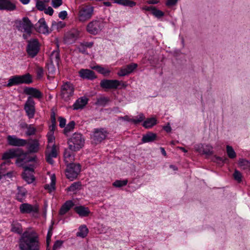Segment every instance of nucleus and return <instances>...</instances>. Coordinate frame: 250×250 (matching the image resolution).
Returning a JSON list of instances; mask_svg holds the SVG:
<instances>
[{
  "instance_id": "37998d69",
  "label": "nucleus",
  "mask_w": 250,
  "mask_h": 250,
  "mask_svg": "<svg viewBox=\"0 0 250 250\" xmlns=\"http://www.w3.org/2000/svg\"><path fill=\"white\" fill-rule=\"evenodd\" d=\"M24 127L27 128V131L26 132V134L27 136H31L35 134L36 132V129L32 125H28L25 124L24 125Z\"/></svg>"
},
{
  "instance_id": "c9c22d12",
  "label": "nucleus",
  "mask_w": 250,
  "mask_h": 250,
  "mask_svg": "<svg viewBox=\"0 0 250 250\" xmlns=\"http://www.w3.org/2000/svg\"><path fill=\"white\" fill-rule=\"evenodd\" d=\"M197 151L203 154L207 155H211L213 154L212 148L208 146H206V147H202L201 148L197 149Z\"/></svg>"
},
{
  "instance_id": "a211bd4d",
  "label": "nucleus",
  "mask_w": 250,
  "mask_h": 250,
  "mask_svg": "<svg viewBox=\"0 0 250 250\" xmlns=\"http://www.w3.org/2000/svg\"><path fill=\"white\" fill-rule=\"evenodd\" d=\"M78 73L79 76L83 79L92 81L97 78L95 72L89 69H81Z\"/></svg>"
},
{
  "instance_id": "2f4dec72",
  "label": "nucleus",
  "mask_w": 250,
  "mask_h": 250,
  "mask_svg": "<svg viewBox=\"0 0 250 250\" xmlns=\"http://www.w3.org/2000/svg\"><path fill=\"white\" fill-rule=\"evenodd\" d=\"M157 124V120L155 117L147 118L144 121L142 125L145 128L148 129L152 128Z\"/></svg>"
},
{
  "instance_id": "79ce46f5",
  "label": "nucleus",
  "mask_w": 250,
  "mask_h": 250,
  "mask_svg": "<svg viewBox=\"0 0 250 250\" xmlns=\"http://www.w3.org/2000/svg\"><path fill=\"white\" fill-rule=\"evenodd\" d=\"M82 187L81 182H76L72 183L68 188L67 190L69 191L74 192L76 190L80 189Z\"/></svg>"
},
{
  "instance_id": "20e7f679",
  "label": "nucleus",
  "mask_w": 250,
  "mask_h": 250,
  "mask_svg": "<svg viewBox=\"0 0 250 250\" xmlns=\"http://www.w3.org/2000/svg\"><path fill=\"white\" fill-rule=\"evenodd\" d=\"M68 147L73 151L79 150L84 145V139L80 133H75L68 140Z\"/></svg>"
},
{
  "instance_id": "4d7b16f0",
  "label": "nucleus",
  "mask_w": 250,
  "mask_h": 250,
  "mask_svg": "<svg viewBox=\"0 0 250 250\" xmlns=\"http://www.w3.org/2000/svg\"><path fill=\"white\" fill-rule=\"evenodd\" d=\"M177 1L178 0H167L166 4L167 6H172L175 5Z\"/></svg>"
},
{
  "instance_id": "1a4fd4ad",
  "label": "nucleus",
  "mask_w": 250,
  "mask_h": 250,
  "mask_svg": "<svg viewBox=\"0 0 250 250\" xmlns=\"http://www.w3.org/2000/svg\"><path fill=\"white\" fill-rule=\"evenodd\" d=\"M26 46V52L28 55L33 58L38 54L40 50V45L37 39H31L28 41Z\"/></svg>"
},
{
  "instance_id": "ea45409f",
  "label": "nucleus",
  "mask_w": 250,
  "mask_h": 250,
  "mask_svg": "<svg viewBox=\"0 0 250 250\" xmlns=\"http://www.w3.org/2000/svg\"><path fill=\"white\" fill-rule=\"evenodd\" d=\"M75 123L74 121H70L65 126L63 129V133L65 135H67V134L72 131L74 128Z\"/></svg>"
},
{
  "instance_id": "c03bdc74",
  "label": "nucleus",
  "mask_w": 250,
  "mask_h": 250,
  "mask_svg": "<svg viewBox=\"0 0 250 250\" xmlns=\"http://www.w3.org/2000/svg\"><path fill=\"white\" fill-rule=\"evenodd\" d=\"M127 183V179H124L123 180H117L113 183L112 185L116 188H122L126 186Z\"/></svg>"
},
{
  "instance_id": "4be33fe9",
  "label": "nucleus",
  "mask_w": 250,
  "mask_h": 250,
  "mask_svg": "<svg viewBox=\"0 0 250 250\" xmlns=\"http://www.w3.org/2000/svg\"><path fill=\"white\" fill-rule=\"evenodd\" d=\"M16 9L15 3L10 0H0V10L9 11H14Z\"/></svg>"
},
{
  "instance_id": "09e8293b",
  "label": "nucleus",
  "mask_w": 250,
  "mask_h": 250,
  "mask_svg": "<svg viewBox=\"0 0 250 250\" xmlns=\"http://www.w3.org/2000/svg\"><path fill=\"white\" fill-rule=\"evenodd\" d=\"M36 7L40 11H43L45 9V4L41 0H37L36 2Z\"/></svg>"
},
{
  "instance_id": "f3484780",
  "label": "nucleus",
  "mask_w": 250,
  "mask_h": 250,
  "mask_svg": "<svg viewBox=\"0 0 250 250\" xmlns=\"http://www.w3.org/2000/svg\"><path fill=\"white\" fill-rule=\"evenodd\" d=\"M18 148H13L9 149L5 151L2 155L1 159L5 161V163H10V159L16 158L19 156Z\"/></svg>"
},
{
  "instance_id": "58836bf2",
  "label": "nucleus",
  "mask_w": 250,
  "mask_h": 250,
  "mask_svg": "<svg viewBox=\"0 0 250 250\" xmlns=\"http://www.w3.org/2000/svg\"><path fill=\"white\" fill-rule=\"evenodd\" d=\"M226 152L229 158L233 159L236 157V154L231 146H227Z\"/></svg>"
},
{
  "instance_id": "c85d7f7f",
  "label": "nucleus",
  "mask_w": 250,
  "mask_h": 250,
  "mask_svg": "<svg viewBox=\"0 0 250 250\" xmlns=\"http://www.w3.org/2000/svg\"><path fill=\"white\" fill-rule=\"evenodd\" d=\"M45 156L46 162L49 164H53L54 161L52 158L57 157V150L55 145L52 146L51 152L48 154H46Z\"/></svg>"
},
{
  "instance_id": "7c9ffc66",
  "label": "nucleus",
  "mask_w": 250,
  "mask_h": 250,
  "mask_svg": "<svg viewBox=\"0 0 250 250\" xmlns=\"http://www.w3.org/2000/svg\"><path fill=\"white\" fill-rule=\"evenodd\" d=\"M40 144L37 139H34L29 143L28 150L30 153H36L39 151Z\"/></svg>"
},
{
  "instance_id": "6ab92c4d",
  "label": "nucleus",
  "mask_w": 250,
  "mask_h": 250,
  "mask_svg": "<svg viewBox=\"0 0 250 250\" xmlns=\"http://www.w3.org/2000/svg\"><path fill=\"white\" fill-rule=\"evenodd\" d=\"M93 13V7H87L83 8L79 11V20L81 21H84L89 19Z\"/></svg>"
},
{
  "instance_id": "864d4df0",
  "label": "nucleus",
  "mask_w": 250,
  "mask_h": 250,
  "mask_svg": "<svg viewBox=\"0 0 250 250\" xmlns=\"http://www.w3.org/2000/svg\"><path fill=\"white\" fill-rule=\"evenodd\" d=\"M215 159L217 162L221 163L224 164L229 162V159L226 157H221L219 156H215Z\"/></svg>"
},
{
  "instance_id": "bf43d9fd",
  "label": "nucleus",
  "mask_w": 250,
  "mask_h": 250,
  "mask_svg": "<svg viewBox=\"0 0 250 250\" xmlns=\"http://www.w3.org/2000/svg\"><path fill=\"white\" fill-rule=\"evenodd\" d=\"M44 13L46 14H48L50 16H52L54 13V10L51 7H48L47 8L44 9Z\"/></svg>"
},
{
  "instance_id": "0e129e2a",
  "label": "nucleus",
  "mask_w": 250,
  "mask_h": 250,
  "mask_svg": "<svg viewBox=\"0 0 250 250\" xmlns=\"http://www.w3.org/2000/svg\"><path fill=\"white\" fill-rule=\"evenodd\" d=\"M22 167L24 169V172H26L27 171H29L31 172H33L34 171V168L33 167L31 166H23Z\"/></svg>"
},
{
  "instance_id": "338daca9",
  "label": "nucleus",
  "mask_w": 250,
  "mask_h": 250,
  "mask_svg": "<svg viewBox=\"0 0 250 250\" xmlns=\"http://www.w3.org/2000/svg\"><path fill=\"white\" fill-rule=\"evenodd\" d=\"M111 111L114 113H119L121 112L120 109L118 107H114L111 109Z\"/></svg>"
},
{
  "instance_id": "3c124183",
  "label": "nucleus",
  "mask_w": 250,
  "mask_h": 250,
  "mask_svg": "<svg viewBox=\"0 0 250 250\" xmlns=\"http://www.w3.org/2000/svg\"><path fill=\"white\" fill-rule=\"evenodd\" d=\"M63 243V241L62 240H58L55 242L53 246V250H57L58 249L60 248L61 246L62 245Z\"/></svg>"
},
{
  "instance_id": "c756f323",
  "label": "nucleus",
  "mask_w": 250,
  "mask_h": 250,
  "mask_svg": "<svg viewBox=\"0 0 250 250\" xmlns=\"http://www.w3.org/2000/svg\"><path fill=\"white\" fill-rule=\"evenodd\" d=\"M27 194L26 190L21 187H18V192L16 194V199L19 202H23L26 197Z\"/></svg>"
},
{
  "instance_id": "9d476101",
  "label": "nucleus",
  "mask_w": 250,
  "mask_h": 250,
  "mask_svg": "<svg viewBox=\"0 0 250 250\" xmlns=\"http://www.w3.org/2000/svg\"><path fill=\"white\" fill-rule=\"evenodd\" d=\"M107 131L104 128H95L92 136V142L95 144L101 143L107 135Z\"/></svg>"
},
{
  "instance_id": "7ed1b4c3",
  "label": "nucleus",
  "mask_w": 250,
  "mask_h": 250,
  "mask_svg": "<svg viewBox=\"0 0 250 250\" xmlns=\"http://www.w3.org/2000/svg\"><path fill=\"white\" fill-rule=\"evenodd\" d=\"M32 82V75L28 73L22 75H16L10 77L6 86L10 87L14 85H18L23 83L29 84Z\"/></svg>"
},
{
  "instance_id": "aec40b11",
  "label": "nucleus",
  "mask_w": 250,
  "mask_h": 250,
  "mask_svg": "<svg viewBox=\"0 0 250 250\" xmlns=\"http://www.w3.org/2000/svg\"><path fill=\"white\" fill-rule=\"evenodd\" d=\"M138 67V64L135 63H131L125 67L120 69L118 73L119 76L123 77L128 75L133 72Z\"/></svg>"
},
{
  "instance_id": "e2e57ef3",
  "label": "nucleus",
  "mask_w": 250,
  "mask_h": 250,
  "mask_svg": "<svg viewBox=\"0 0 250 250\" xmlns=\"http://www.w3.org/2000/svg\"><path fill=\"white\" fill-rule=\"evenodd\" d=\"M56 129V124H51V125L49 126V130L50 132L52 134H54V131Z\"/></svg>"
},
{
  "instance_id": "9b49d317",
  "label": "nucleus",
  "mask_w": 250,
  "mask_h": 250,
  "mask_svg": "<svg viewBox=\"0 0 250 250\" xmlns=\"http://www.w3.org/2000/svg\"><path fill=\"white\" fill-rule=\"evenodd\" d=\"M27 116L29 119L34 117L35 113V102L32 97H28L24 105Z\"/></svg>"
},
{
  "instance_id": "6e6552de",
  "label": "nucleus",
  "mask_w": 250,
  "mask_h": 250,
  "mask_svg": "<svg viewBox=\"0 0 250 250\" xmlns=\"http://www.w3.org/2000/svg\"><path fill=\"white\" fill-rule=\"evenodd\" d=\"M74 87L71 83L67 82L62 85L61 96L65 102H68L70 100L74 95Z\"/></svg>"
},
{
  "instance_id": "a18cd8bd",
  "label": "nucleus",
  "mask_w": 250,
  "mask_h": 250,
  "mask_svg": "<svg viewBox=\"0 0 250 250\" xmlns=\"http://www.w3.org/2000/svg\"><path fill=\"white\" fill-rule=\"evenodd\" d=\"M65 24L63 21H53L52 23V30H59L64 27Z\"/></svg>"
},
{
  "instance_id": "4c0bfd02",
  "label": "nucleus",
  "mask_w": 250,
  "mask_h": 250,
  "mask_svg": "<svg viewBox=\"0 0 250 250\" xmlns=\"http://www.w3.org/2000/svg\"><path fill=\"white\" fill-rule=\"evenodd\" d=\"M109 102V99L106 97H101L97 99L96 104L104 106Z\"/></svg>"
},
{
  "instance_id": "680f3d73",
  "label": "nucleus",
  "mask_w": 250,
  "mask_h": 250,
  "mask_svg": "<svg viewBox=\"0 0 250 250\" xmlns=\"http://www.w3.org/2000/svg\"><path fill=\"white\" fill-rule=\"evenodd\" d=\"M51 124H56V116L54 112H52L50 115Z\"/></svg>"
},
{
  "instance_id": "4468645a",
  "label": "nucleus",
  "mask_w": 250,
  "mask_h": 250,
  "mask_svg": "<svg viewBox=\"0 0 250 250\" xmlns=\"http://www.w3.org/2000/svg\"><path fill=\"white\" fill-rule=\"evenodd\" d=\"M8 144L13 146H24L27 144V141L17 137L15 135H8L7 137Z\"/></svg>"
},
{
  "instance_id": "6e6d98bb",
  "label": "nucleus",
  "mask_w": 250,
  "mask_h": 250,
  "mask_svg": "<svg viewBox=\"0 0 250 250\" xmlns=\"http://www.w3.org/2000/svg\"><path fill=\"white\" fill-rule=\"evenodd\" d=\"M249 164V162L245 159H241L239 160V165L240 167H243V168H245V166H248Z\"/></svg>"
},
{
  "instance_id": "49530a36",
  "label": "nucleus",
  "mask_w": 250,
  "mask_h": 250,
  "mask_svg": "<svg viewBox=\"0 0 250 250\" xmlns=\"http://www.w3.org/2000/svg\"><path fill=\"white\" fill-rule=\"evenodd\" d=\"M233 177L235 180L240 183L242 180V175L241 173L237 169H235L233 174Z\"/></svg>"
},
{
  "instance_id": "0eeeda50",
  "label": "nucleus",
  "mask_w": 250,
  "mask_h": 250,
  "mask_svg": "<svg viewBox=\"0 0 250 250\" xmlns=\"http://www.w3.org/2000/svg\"><path fill=\"white\" fill-rule=\"evenodd\" d=\"M81 170V166L79 164L70 163L67 166L65 175L71 181L77 178Z\"/></svg>"
},
{
  "instance_id": "cd10ccee",
  "label": "nucleus",
  "mask_w": 250,
  "mask_h": 250,
  "mask_svg": "<svg viewBox=\"0 0 250 250\" xmlns=\"http://www.w3.org/2000/svg\"><path fill=\"white\" fill-rule=\"evenodd\" d=\"M157 136L156 133L149 131L146 134L143 135L142 138V142L143 143L152 142L157 139Z\"/></svg>"
},
{
  "instance_id": "de8ad7c7",
  "label": "nucleus",
  "mask_w": 250,
  "mask_h": 250,
  "mask_svg": "<svg viewBox=\"0 0 250 250\" xmlns=\"http://www.w3.org/2000/svg\"><path fill=\"white\" fill-rule=\"evenodd\" d=\"M77 49L79 52L85 55H88V53L87 51V48L81 43L77 47Z\"/></svg>"
},
{
  "instance_id": "f8f14e48",
  "label": "nucleus",
  "mask_w": 250,
  "mask_h": 250,
  "mask_svg": "<svg viewBox=\"0 0 250 250\" xmlns=\"http://www.w3.org/2000/svg\"><path fill=\"white\" fill-rule=\"evenodd\" d=\"M20 212L21 214H35L38 213L39 208L37 205H32L28 203H22L19 207Z\"/></svg>"
},
{
  "instance_id": "39448f33",
  "label": "nucleus",
  "mask_w": 250,
  "mask_h": 250,
  "mask_svg": "<svg viewBox=\"0 0 250 250\" xmlns=\"http://www.w3.org/2000/svg\"><path fill=\"white\" fill-rule=\"evenodd\" d=\"M19 156L16 157V164L20 167H22L24 165L29 162L36 161V157L30 156L27 152H25L21 148H18Z\"/></svg>"
},
{
  "instance_id": "412c9836",
  "label": "nucleus",
  "mask_w": 250,
  "mask_h": 250,
  "mask_svg": "<svg viewBox=\"0 0 250 250\" xmlns=\"http://www.w3.org/2000/svg\"><path fill=\"white\" fill-rule=\"evenodd\" d=\"M104 23L101 21H93L87 25V31H99L102 30Z\"/></svg>"
},
{
  "instance_id": "473e14b6",
  "label": "nucleus",
  "mask_w": 250,
  "mask_h": 250,
  "mask_svg": "<svg viewBox=\"0 0 250 250\" xmlns=\"http://www.w3.org/2000/svg\"><path fill=\"white\" fill-rule=\"evenodd\" d=\"M11 230V231L17 233L18 234H21V235L25 232L24 231L22 233V228L21 225L17 222H13L12 223Z\"/></svg>"
},
{
  "instance_id": "13d9d810",
  "label": "nucleus",
  "mask_w": 250,
  "mask_h": 250,
  "mask_svg": "<svg viewBox=\"0 0 250 250\" xmlns=\"http://www.w3.org/2000/svg\"><path fill=\"white\" fill-rule=\"evenodd\" d=\"M67 16V13L66 11H62L59 14V17L62 20H64L66 18Z\"/></svg>"
},
{
  "instance_id": "f03ea898",
  "label": "nucleus",
  "mask_w": 250,
  "mask_h": 250,
  "mask_svg": "<svg viewBox=\"0 0 250 250\" xmlns=\"http://www.w3.org/2000/svg\"><path fill=\"white\" fill-rule=\"evenodd\" d=\"M15 25L19 30H24V31H31L35 29L42 30L44 31H49L48 26L46 23L44 19H40L35 27L29 19L27 17H23L21 20H18L15 21Z\"/></svg>"
},
{
  "instance_id": "393cba45",
  "label": "nucleus",
  "mask_w": 250,
  "mask_h": 250,
  "mask_svg": "<svg viewBox=\"0 0 250 250\" xmlns=\"http://www.w3.org/2000/svg\"><path fill=\"white\" fill-rule=\"evenodd\" d=\"M74 203L71 200L66 201L61 207L59 210V214L63 215L65 214L73 206Z\"/></svg>"
},
{
  "instance_id": "e433bc0d",
  "label": "nucleus",
  "mask_w": 250,
  "mask_h": 250,
  "mask_svg": "<svg viewBox=\"0 0 250 250\" xmlns=\"http://www.w3.org/2000/svg\"><path fill=\"white\" fill-rule=\"evenodd\" d=\"M22 179L28 184L33 183L35 180V177L32 174H28L26 172H23L21 174Z\"/></svg>"
},
{
  "instance_id": "a878e982",
  "label": "nucleus",
  "mask_w": 250,
  "mask_h": 250,
  "mask_svg": "<svg viewBox=\"0 0 250 250\" xmlns=\"http://www.w3.org/2000/svg\"><path fill=\"white\" fill-rule=\"evenodd\" d=\"M88 99L81 97L77 99L73 104V109L78 110L83 108L87 104Z\"/></svg>"
},
{
  "instance_id": "bb28decb",
  "label": "nucleus",
  "mask_w": 250,
  "mask_h": 250,
  "mask_svg": "<svg viewBox=\"0 0 250 250\" xmlns=\"http://www.w3.org/2000/svg\"><path fill=\"white\" fill-rule=\"evenodd\" d=\"M139 116V118L137 119H131L128 115H125L123 117H119V119L120 120H122L127 122H131L133 123L135 125H137L143 122L145 119V117L143 114H140Z\"/></svg>"
},
{
  "instance_id": "b1692460",
  "label": "nucleus",
  "mask_w": 250,
  "mask_h": 250,
  "mask_svg": "<svg viewBox=\"0 0 250 250\" xmlns=\"http://www.w3.org/2000/svg\"><path fill=\"white\" fill-rule=\"evenodd\" d=\"M143 9L147 11H150L151 14L158 19H160L164 16V12L152 6H145L143 7Z\"/></svg>"
},
{
  "instance_id": "f704fd0d",
  "label": "nucleus",
  "mask_w": 250,
  "mask_h": 250,
  "mask_svg": "<svg viewBox=\"0 0 250 250\" xmlns=\"http://www.w3.org/2000/svg\"><path fill=\"white\" fill-rule=\"evenodd\" d=\"M115 3L129 7H133L136 5V2L131 0H116Z\"/></svg>"
},
{
  "instance_id": "5fc2aeb1",
  "label": "nucleus",
  "mask_w": 250,
  "mask_h": 250,
  "mask_svg": "<svg viewBox=\"0 0 250 250\" xmlns=\"http://www.w3.org/2000/svg\"><path fill=\"white\" fill-rule=\"evenodd\" d=\"M58 120L59 122L60 127L61 128L65 127L66 122V119L62 117H59L58 118Z\"/></svg>"
},
{
  "instance_id": "774afa93",
  "label": "nucleus",
  "mask_w": 250,
  "mask_h": 250,
  "mask_svg": "<svg viewBox=\"0 0 250 250\" xmlns=\"http://www.w3.org/2000/svg\"><path fill=\"white\" fill-rule=\"evenodd\" d=\"M64 157L65 158H69L71 156V154L70 152L65 150L64 152Z\"/></svg>"
},
{
  "instance_id": "5701e85b",
  "label": "nucleus",
  "mask_w": 250,
  "mask_h": 250,
  "mask_svg": "<svg viewBox=\"0 0 250 250\" xmlns=\"http://www.w3.org/2000/svg\"><path fill=\"white\" fill-rule=\"evenodd\" d=\"M74 210L81 217H87L90 213L88 208L84 206H76L74 207Z\"/></svg>"
},
{
  "instance_id": "f257e3e1",
  "label": "nucleus",
  "mask_w": 250,
  "mask_h": 250,
  "mask_svg": "<svg viewBox=\"0 0 250 250\" xmlns=\"http://www.w3.org/2000/svg\"><path fill=\"white\" fill-rule=\"evenodd\" d=\"M20 250H40L41 244L38 234L34 231H25L19 242Z\"/></svg>"
},
{
  "instance_id": "a19ab883",
  "label": "nucleus",
  "mask_w": 250,
  "mask_h": 250,
  "mask_svg": "<svg viewBox=\"0 0 250 250\" xmlns=\"http://www.w3.org/2000/svg\"><path fill=\"white\" fill-rule=\"evenodd\" d=\"M93 69L96 70L99 73L102 74L104 76L109 75L110 73V71L109 69H105L99 65L95 66L93 67Z\"/></svg>"
},
{
  "instance_id": "052dcab7",
  "label": "nucleus",
  "mask_w": 250,
  "mask_h": 250,
  "mask_svg": "<svg viewBox=\"0 0 250 250\" xmlns=\"http://www.w3.org/2000/svg\"><path fill=\"white\" fill-rule=\"evenodd\" d=\"M82 44H83L86 48H90L93 46V42H81Z\"/></svg>"
},
{
  "instance_id": "69168bd1",
  "label": "nucleus",
  "mask_w": 250,
  "mask_h": 250,
  "mask_svg": "<svg viewBox=\"0 0 250 250\" xmlns=\"http://www.w3.org/2000/svg\"><path fill=\"white\" fill-rule=\"evenodd\" d=\"M47 135L48 142L52 143L55 140V137L53 135V134H52L51 133H48Z\"/></svg>"
},
{
  "instance_id": "72a5a7b5",
  "label": "nucleus",
  "mask_w": 250,
  "mask_h": 250,
  "mask_svg": "<svg viewBox=\"0 0 250 250\" xmlns=\"http://www.w3.org/2000/svg\"><path fill=\"white\" fill-rule=\"evenodd\" d=\"M88 233V229L86 225H81L79 228V231L77 233V236L84 238L87 236Z\"/></svg>"
},
{
  "instance_id": "dca6fc26",
  "label": "nucleus",
  "mask_w": 250,
  "mask_h": 250,
  "mask_svg": "<svg viewBox=\"0 0 250 250\" xmlns=\"http://www.w3.org/2000/svg\"><path fill=\"white\" fill-rule=\"evenodd\" d=\"M80 32H65L63 42L64 44H71L80 38Z\"/></svg>"
},
{
  "instance_id": "2eb2a0df",
  "label": "nucleus",
  "mask_w": 250,
  "mask_h": 250,
  "mask_svg": "<svg viewBox=\"0 0 250 250\" xmlns=\"http://www.w3.org/2000/svg\"><path fill=\"white\" fill-rule=\"evenodd\" d=\"M120 81L117 80H102L100 83V86L104 89H117L121 85Z\"/></svg>"
},
{
  "instance_id": "423d86ee",
  "label": "nucleus",
  "mask_w": 250,
  "mask_h": 250,
  "mask_svg": "<svg viewBox=\"0 0 250 250\" xmlns=\"http://www.w3.org/2000/svg\"><path fill=\"white\" fill-rule=\"evenodd\" d=\"M61 61L60 53L59 50H54L50 56L49 61L46 63V67L47 68L48 73L53 75L55 73L56 68L53 64V61L58 65Z\"/></svg>"
},
{
  "instance_id": "8fccbe9b",
  "label": "nucleus",
  "mask_w": 250,
  "mask_h": 250,
  "mask_svg": "<svg viewBox=\"0 0 250 250\" xmlns=\"http://www.w3.org/2000/svg\"><path fill=\"white\" fill-rule=\"evenodd\" d=\"M56 178L55 175L51 176V182L50 185H45L44 188H52V189H55Z\"/></svg>"
},
{
  "instance_id": "603ef678",
  "label": "nucleus",
  "mask_w": 250,
  "mask_h": 250,
  "mask_svg": "<svg viewBox=\"0 0 250 250\" xmlns=\"http://www.w3.org/2000/svg\"><path fill=\"white\" fill-rule=\"evenodd\" d=\"M62 0H51V4L52 6L55 8H57L62 5Z\"/></svg>"
},
{
  "instance_id": "ddd939ff",
  "label": "nucleus",
  "mask_w": 250,
  "mask_h": 250,
  "mask_svg": "<svg viewBox=\"0 0 250 250\" xmlns=\"http://www.w3.org/2000/svg\"><path fill=\"white\" fill-rule=\"evenodd\" d=\"M23 92L27 95H29L28 97H32L41 100L43 97V93L38 89L32 87H25L23 89Z\"/></svg>"
}]
</instances>
